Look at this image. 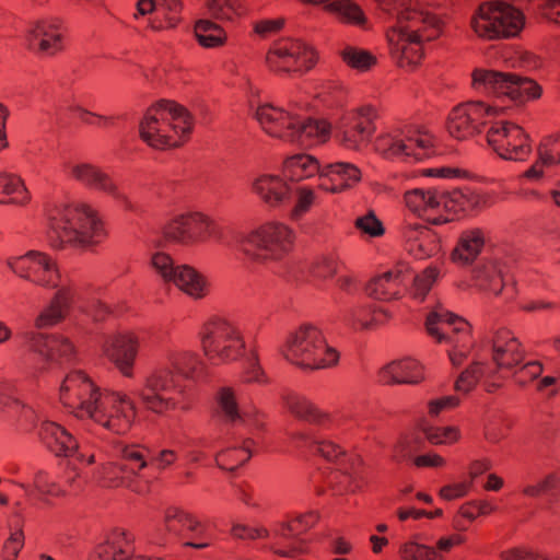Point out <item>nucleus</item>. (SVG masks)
I'll use <instances>...</instances> for the list:
<instances>
[{
	"instance_id": "obj_1",
	"label": "nucleus",
	"mask_w": 560,
	"mask_h": 560,
	"mask_svg": "<svg viewBox=\"0 0 560 560\" xmlns=\"http://www.w3.org/2000/svg\"><path fill=\"white\" fill-rule=\"evenodd\" d=\"M192 128L194 116L185 106L162 98L147 109L139 124V137L152 149L167 150L183 145Z\"/></svg>"
},
{
	"instance_id": "obj_2",
	"label": "nucleus",
	"mask_w": 560,
	"mask_h": 560,
	"mask_svg": "<svg viewBox=\"0 0 560 560\" xmlns=\"http://www.w3.org/2000/svg\"><path fill=\"white\" fill-rule=\"evenodd\" d=\"M105 237L103 222L89 206H66L49 218L47 240L54 249H63L66 245L88 249Z\"/></svg>"
},
{
	"instance_id": "obj_3",
	"label": "nucleus",
	"mask_w": 560,
	"mask_h": 560,
	"mask_svg": "<svg viewBox=\"0 0 560 560\" xmlns=\"http://www.w3.org/2000/svg\"><path fill=\"white\" fill-rule=\"evenodd\" d=\"M137 395L145 410L159 416L174 410L189 411L192 408V399L186 386L170 369H158L150 373Z\"/></svg>"
},
{
	"instance_id": "obj_4",
	"label": "nucleus",
	"mask_w": 560,
	"mask_h": 560,
	"mask_svg": "<svg viewBox=\"0 0 560 560\" xmlns=\"http://www.w3.org/2000/svg\"><path fill=\"white\" fill-rule=\"evenodd\" d=\"M471 86L495 97H508L515 105H525L542 95V86L534 79L516 72L476 68L471 72Z\"/></svg>"
},
{
	"instance_id": "obj_5",
	"label": "nucleus",
	"mask_w": 560,
	"mask_h": 560,
	"mask_svg": "<svg viewBox=\"0 0 560 560\" xmlns=\"http://www.w3.org/2000/svg\"><path fill=\"white\" fill-rule=\"evenodd\" d=\"M284 357L291 363L312 371L334 366L339 361V352L328 346L320 329L313 325H302L289 337Z\"/></svg>"
},
{
	"instance_id": "obj_6",
	"label": "nucleus",
	"mask_w": 560,
	"mask_h": 560,
	"mask_svg": "<svg viewBox=\"0 0 560 560\" xmlns=\"http://www.w3.org/2000/svg\"><path fill=\"white\" fill-rule=\"evenodd\" d=\"M470 26L482 39L514 38L525 26V14L505 1L483 2L471 16Z\"/></svg>"
},
{
	"instance_id": "obj_7",
	"label": "nucleus",
	"mask_w": 560,
	"mask_h": 560,
	"mask_svg": "<svg viewBox=\"0 0 560 560\" xmlns=\"http://www.w3.org/2000/svg\"><path fill=\"white\" fill-rule=\"evenodd\" d=\"M293 232L282 223H267L242 242L243 253L255 260H280L293 246Z\"/></svg>"
},
{
	"instance_id": "obj_8",
	"label": "nucleus",
	"mask_w": 560,
	"mask_h": 560,
	"mask_svg": "<svg viewBox=\"0 0 560 560\" xmlns=\"http://www.w3.org/2000/svg\"><path fill=\"white\" fill-rule=\"evenodd\" d=\"M318 51L301 39L282 38L273 43L266 54L270 71L280 73H305L318 62Z\"/></svg>"
},
{
	"instance_id": "obj_9",
	"label": "nucleus",
	"mask_w": 560,
	"mask_h": 560,
	"mask_svg": "<svg viewBox=\"0 0 560 560\" xmlns=\"http://www.w3.org/2000/svg\"><path fill=\"white\" fill-rule=\"evenodd\" d=\"M425 329L429 336L435 339L438 343H450L453 349L448 351L451 361L455 362L457 352L460 360L465 357V352L472 345L470 324L457 314L445 311H432L427 315Z\"/></svg>"
},
{
	"instance_id": "obj_10",
	"label": "nucleus",
	"mask_w": 560,
	"mask_h": 560,
	"mask_svg": "<svg viewBox=\"0 0 560 560\" xmlns=\"http://www.w3.org/2000/svg\"><path fill=\"white\" fill-rule=\"evenodd\" d=\"M201 342L205 354L212 361L236 360L245 350L240 330L223 318H212L205 324Z\"/></svg>"
},
{
	"instance_id": "obj_11",
	"label": "nucleus",
	"mask_w": 560,
	"mask_h": 560,
	"mask_svg": "<svg viewBox=\"0 0 560 560\" xmlns=\"http://www.w3.org/2000/svg\"><path fill=\"white\" fill-rule=\"evenodd\" d=\"M103 397L100 387L82 370L68 373L60 386L62 405L80 418H91L102 404Z\"/></svg>"
},
{
	"instance_id": "obj_12",
	"label": "nucleus",
	"mask_w": 560,
	"mask_h": 560,
	"mask_svg": "<svg viewBox=\"0 0 560 560\" xmlns=\"http://www.w3.org/2000/svg\"><path fill=\"white\" fill-rule=\"evenodd\" d=\"M506 109V107L489 106L482 101L459 104L448 115L447 131L457 140L468 139L481 132L488 124L487 117L504 114Z\"/></svg>"
},
{
	"instance_id": "obj_13",
	"label": "nucleus",
	"mask_w": 560,
	"mask_h": 560,
	"mask_svg": "<svg viewBox=\"0 0 560 560\" xmlns=\"http://www.w3.org/2000/svg\"><path fill=\"white\" fill-rule=\"evenodd\" d=\"M152 266L165 282L174 283L194 299H202L209 293L207 279L189 265H174L171 255L158 252L152 256Z\"/></svg>"
},
{
	"instance_id": "obj_14",
	"label": "nucleus",
	"mask_w": 560,
	"mask_h": 560,
	"mask_svg": "<svg viewBox=\"0 0 560 560\" xmlns=\"http://www.w3.org/2000/svg\"><path fill=\"white\" fill-rule=\"evenodd\" d=\"M487 142L503 160L524 161L532 152L524 128L509 120L494 122L487 131Z\"/></svg>"
},
{
	"instance_id": "obj_15",
	"label": "nucleus",
	"mask_w": 560,
	"mask_h": 560,
	"mask_svg": "<svg viewBox=\"0 0 560 560\" xmlns=\"http://www.w3.org/2000/svg\"><path fill=\"white\" fill-rule=\"evenodd\" d=\"M443 22L436 14L423 12L416 9H407L398 14V25L390 27L386 37L393 43L395 36H410L409 42L422 44L432 42L442 34Z\"/></svg>"
},
{
	"instance_id": "obj_16",
	"label": "nucleus",
	"mask_w": 560,
	"mask_h": 560,
	"mask_svg": "<svg viewBox=\"0 0 560 560\" xmlns=\"http://www.w3.org/2000/svg\"><path fill=\"white\" fill-rule=\"evenodd\" d=\"M376 116V109L372 105L349 110L337 121L335 137L346 149L358 150L375 132Z\"/></svg>"
},
{
	"instance_id": "obj_17",
	"label": "nucleus",
	"mask_w": 560,
	"mask_h": 560,
	"mask_svg": "<svg viewBox=\"0 0 560 560\" xmlns=\"http://www.w3.org/2000/svg\"><path fill=\"white\" fill-rule=\"evenodd\" d=\"M136 416V406L127 395L105 393L91 419L113 433L122 435L130 431Z\"/></svg>"
},
{
	"instance_id": "obj_18",
	"label": "nucleus",
	"mask_w": 560,
	"mask_h": 560,
	"mask_svg": "<svg viewBox=\"0 0 560 560\" xmlns=\"http://www.w3.org/2000/svg\"><path fill=\"white\" fill-rule=\"evenodd\" d=\"M490 205L488 194L478 192L470 187L456 188L446 192L444 210L446 215L427 218L425 222L431 225H441L467 217L476 215Z\"/></svg>"
},
{
	"instance_id": "obj_19",
	"label": "nucleus",
	"mask_w": 560,
	"mask_h": 560,
	"mask_svg": "<svg viewBox=\"0 0 560 560\" xmlns=\"http://www.w3.org/2000/svg\"><path fill=\"white\" fill-rule=\"evenodd\" d=\"M412 273L408 262L398 261L392 269L373 277L365 285V293L378 301L398 300L408 291Z\"/></svg>"
},
{
	"instance_id": "obj_20",
	"label": "nucleus",
	"mask_w": 560,
	"mask_h": 560,
	"mask_svg": "<svg viewBox=\"0 0 560 560\" xmlns=\"http://www.w3.org/2000/svg\"><path fill=\"white\" fill-rule=\"evenodd\" d=\"M213 222L200 212L180 214L163 229V235L166 241L192 244L205 241L211 234Z\"/></svg>"
},
{
	"instance_id": "obj_21",
	"label": "nucleus",
	"mask_w": 560,
	"mask_h": 560,
	"mask_svg": "<svg viewBox=\"0 0 560 560\" xmlns=\"http://www.w3.org/2000/svg\"><path fill=\"white\" fill-rule=\"evenodd\" d=\"M61 24L59 19L37 21L26 34L27 49L44 56L63 50Z\"/></svg>"
},
{
	"instance_id": "obj_22",
	"label": "nucleus",
	"mask_w": 560,
	"mask_h": 560,
	"mask_svg": "<svg viewBox=\"0 0 560 560\" xmlns=\"http://www.w3.org/2000/svg\"><path fill=\"white\" fill-rule=\"evenodd\" d=\"M28 349L42 355L46 361H56L60 364L71 363L75 359L74 345L62 335L28 332Z\"/></svg>"
},
{
	"instance_id": "obj_23",
	"label": "nucleus",
	"mask_w": 560,
	"mask_h": 560,
	"mask_svg": "<svg viewBox=\"0 0 560 560\" xmlns=\"http://www.w3.org/2000/svg\"><path fill=\"white\" fill-rule=\"evenodd\" d=\"M89 560H160L144 556H136L132 540L128 538V534L115 528L112 530L106 540L98 544Z\"/></svg>"
},
{
	"instance_id": "obj_24",
	"label": "nucleus",
	"mask_w": 560,
	"mask_h": 560,
	"mask_svg": "<svg viewBox=\"0 0 560 560\" xmlns=\"http://www.w3.org/2000/svg\"><path fill=\"white\" fill-rule=\"evenodd\" d=\"M105 355L126 377L133 375V365L138 353V338L131 334L113 336L105 345Z\"/></svg>"
},
{
	"instance_id": "obj_25",
	"label": "nucleus",
	"mask_w": 560,
	"mask_h": 560,
	"mask_svg": "<svg viewBox=\"0 0 560 560\" xmlns=\"http://www.w3.org/2000/svg\"><path fill=\"white\" fill-rule=\"evenodd\" d=\"M408 252L417 259H427L440 252V240L435 231L424 224L408 223L402 228Z\"/></svg>"
},
{
	"instance_id": "obj_26",
	"label": "nucleus",
	"mask_w": 560,
	"mask_h": 560,
	"mask_svg": "<svg viewBox=\"0 0 560 560\" xmlns=\"http://www.w3.org/2000/svg\"><path fill=\"white\" fill-rule=\"evenodd\" d=\"M492 360L499 370H511L524 361V350L512 331L501 328L492 339Z\"/></svg>"
},
{
	"instance_id": "obj_27",
	"label": "nucleus",
	"mask_w": 560,
	"mask_h": 560,
	"mask_svg": "<svg viewBox=\"0 0 560 560\" xmlns=\"http://www.w3.org/2000/svg\"><path fill=\"white\" fill-rule=\"evenodd\" d=\"M256 118L268 135L285 140L292 139L295 117L288 112L265 104L257 108Z\"/></svg>"
},
{
	"instance_id": "obj_28",
	"label": "nucleus",
	"mask_w": 560,
	"mask_h": 560,
	"mask_svg": "<svg viewBox=\"0 0 560 560\" xmlns=\"http://www.w3.org/2000/svg\"><path fill=\"white\" fill-rule=\"evenodd\" d=\"M71 174L73 178L90 189L100 190L116 199L127 201L126 196L120 194L113 178L96 165L90 163L78 164L72 167Z\"/></svg>"
},
{
	"instance_id": "obj_29",
	"label": "nucleus",
	"mask_w": 560,
	"mask_h": 560,
	"mask_svg": "<svg viewBox=\"0 0 560 560\" xmlns=\"http://www.w3.org/2000/svg\"><path fill=\"white\" fill-rule=\"evenodd\" d=\"M39 435L47 447L57 456H73L79 448V443L75 438L57 422H43Z\"/></svg>"
},
{
	"instance_id": "obj_30",
	"label": "nucleus",
	"mask_w": 560,
	"mask_h": 560,
	"mask_svg": "<svg viewBox=\"0 0 560 560\" xmlns=\"http://www.w3.org/2000/svg\"><path fill=\"white\" fill-rule=\"evenodd\" d=\"M383 376L389 377L386 384H418L424 380L423 366L410 358L387 364Z\"/></svg>"
},
{
	"instance_id": "obj_31",
	"label": "nucleus",
	"mask_w": 560,
	"mask_h": 560,
	"mask_svg": "<svg viewBox=\"0 0 560 560\" xmlns=\"http://www.w3.org/2000/svg\"><path fill=\"white\" fill-rule=\"evenodd\" d=\"M485 246V235L481 229L464 231L457 242V245L451 254L455 262L462 265L472 264Z\"/></svg>"
},
{
	"instance_id": "obj_32",
	"label": "nucleus",
	"mask_w": 560,
	"mask_h": 560,
	"mask_svg": "<svg viewBox=\"0 0 560 560\" xmlns=\"http://www.w3.org/2000/svg\"><path fill=\"white\" fill-rule=\"evenodd\" d=\"M254 190L270 207H278L290 198V188L278 176L262 175L253 185Z\"/></svg>"
},
{
	"instance_id": "obj_33",
	"label": "nucleus",
	"mask_w": 560,
	"mask_h": 560,
	"mask_svg": "<svg viewBox=\"0 0 560 560\" xmlns=\"http://www.w3.org/2000/svg\"><path fill=\"white\" fill-rule=\"evenodd\" d=\"M323 10L339 23L363 26L368 19L359 4L351 0H323Z\"/></svg>"
},
{
	"instance_id": "obj_34",
	"label": "nucleus",
	"mask_w": 560,
	"mask_h": 560,
	"mask_svg": "<svg viewBox=\"0 0 560 560\" xmlns=\"http://www.w3.org/2000/svg\"><path fill=\"white\" fill-rule=\"evenodd\" d=\"M319 171L318 160L306 153L295 154L284 160L282 174L290 182L299 183L315 176Z\"/></svg>"
},
{
	"instance_id": "obj_35",
	"label": "nucleus",
	"mask_w": 560,
	"mask_h": 560,
	"mask_svg": "<svg viewBox=\"0 0 560 560\" xmlns=\"http://www.w3.org/2000/svg\"><path fill=\"white\" fill-rule=\"evenodd\" d=\"M183 3L180 0H161L156 3L155 12L150 19L149 27L163 31L177 27L182 22Z\"/></svg>"
},
{
	"instance_id": "obj_36",
	"label": "nucleus",
	"mask_w": 560,
	"mask_h": 560,
	"mask_svg": "<svg viewBox=\"0 0 560 560\" xmlns=\"http://www.w3.org/2000/svg\"><path fill=\"white\" fill-rule=\"evenodd\" d=\"M71 294L68 289L58 290L49 305L37 316L35 325L37 328L51 327L65 318V312L69 307Z\"/></svg>"
},
{
	"instance_id": "obj_37",
	"label": "nucleus",
	"mask_w": 560,
	"mask_h": 560,
	"mask_svg": "<svg viewBox=\"0 0 560 560\" xmlns=\"http://www.w3.org/2000/svg\"><path fill=\"white\" fill-rule=\"evenodd\" d=\"M31 197L21 177L0 172V203L24 206Z\"/></svg>"
},
{
	"instance_id": "obj_38",
	"label": "nucleus",
	"mask_w": 560,
	"mask_h": 560,
	"mask_svg": "<svg viewBox=\"0 0 560 560\" xmlns=\"http://www.w3.org/2000/svg\"><path fill=\"white\" fill-rule=\"evenodd\" d=\"M194 34L197 43L208 49L222 47L228 42L225 30L208 19H200L195 22Z\"/></svg>"
},
{
	"instance_id": "obj_39",
	"label": "nucleus",
	"mask_w": 560,
	"mask_h": 560,
	"mask_svg": "<svg viewBox=\"0 0 560 560\" xmlns=\"http://www.w3.org/2000/svg\"><path fill=\"white\" fill-rule=\"evenodd\" d=\"M283 400L288 410L301 420L318 424L328 419L326 413L304 396L290 393L283 396Z\"/></svg>"
},
{
	"instance_id": "obj_40",
	"label": "nucleus",
	"mask_w": 560,
	"mask_h": 560,
	"mask_svg": "<svg viewBox=\"0 0 560 560\" xmlns=\"http://www.w3.org/2000/svg\"><path fill=\"white\" fill-rule=\"evenodd\" d=\"M409 39L410 36L401 35V38L395 36L393 43L388 42L390 45V54H399L398 65L400 67L417 66L424 56L422 44L411 43Z\"/></svg>"
},
{
	"instance_id": "obj_41",
	"label": "nucleus",
	"mask_w": 560,
	"mask_h": 560,
	"mask_svg": "<svg viewBox=\"0 0 560 560\" xmlns=\"http://www.w3.org/2000/svg\"><path fill=\"white\" fill-rule=\"evenodd\" d=\"M472 278L481 290L495 295L500 294L504 288L501 270L498 268V265L492 261L477 266L472 270Z\"/></svg>"
},
{
	"instance_id": "obj_42",
	"label": "nucleus",
	"mask_w": 560,
	"mask_h": 560,
	"mask_svg": "<svg viewBox=\"0 0 560 560\" xmlns=\"http://www.w3.org/2000/svg\"><path fill=\"white\" fill-rule=\"evenodd\" d=\"M375 149L386 159H393L400 155H405L406 158H415V160L420 161L424 158H428L427 153H416L411 151V145L405 143L402 140H396L389 135L380 136L375 140Z\"/></svg>"
},
{
	"instance_id": "obj_43",
	"label": "nucleus",
	"mask_w": 560,
	"mask_h": 560,
	"mask_svg": "<svg viewBox=\"0 0 560 560\" xmlns=\"http://www.w3.org/2000/svg\"><path fill=\"white\" fill-rule=\"evenodd\" d=\"M36 256L32 282L42 287L56 288L59 282L56 262L45 253L39 252Z\"/></svg>"
},
{
	"instance_id": "obj_44",
	"label": "nucleus",
	"mask_w": 560,
	"mask_h": 560,
	"mask_svg": "<svg viewBox=\"0 0 560 560\" xmlns=\"http://www.w3.org/2000/svg\"><path fill=\"white\" fill-rule=\"evenodd\" d=\"M341 60L353 70L368 72L377 63V58L371 51L355 46H346L340 51Z\"/></svg>"
},
{
	"instance_id": "obj_45",
	"label": "nucleus",
	"mask_w": 560,
	"mask_h": 560,
	"mask_svg": "<svg viewBox=\"0 0 560 560\" xmlns=\"http://www.w3.org/2000/svg\"><path fill=\"white\" fill-rule=\"evenodd\" d=\"M273 535L277 537H282L285 539H293V542L289 545L287 548H273L270 547V550L282 558H294L299 555H302L306 551V544L304 540L300 539L298 535L294 533V529L289 522L280 523L275 529Z\"/></svg>"
},
{
	"instance_id": "obj_46",
	"label": "nucleus",
	"mask_w": 560,
	"mask_h": 560,
	"mask_svg": "<svg viewBox=\"0 0 560 560\" xmlns=\"http://www.w3.org/2000/svg\"><path fill=\"white\" fill-rule=\"evenodd\" d=\"M425 446V438L419 432H412L400 436L393 450V459L402 463Z\"/></svg>"
},
{
	"instance_id": "obj_47",
	"label": "nucleus",
	"mask_w": 560,
	"mask_h": 560,
	"mask_svg": "<svg viewBox=\"0 0 560 560\" xmlns=\"http://www.w3.org/2000/svg\"><path fill=\"white\" fill-rule=\"evenodd\" d=\"M331 132V124L326 119L306 118L299 120L295 117L294 129H292V139L290 141L300 140L303 136L311 137H326Z\"/></svg>"
},
{
	"instance_id": "obj_48",
	"label": "nucleus",
	"mask_w": 560,
	"mask_h": 560,
	"mask_svg": "<svg viewBox=\"0 0 560 560\" xmlns=\"http://www.w3.org/2000/svg\"><path fill=\"white\" fill-rule=\"evenodd\" d=\"M206 7L213 19L221 21H233L246 11L240 0H207Z\"/></svg>"
},
{
	"instance_id": "obj_49",
	"label": "nucleus",
	"mask_w": 560,
	"mask_h": 560,
	"mask_svg": "<svg viewBox=\"0 0 560 560\" xmlns=\"http://www.w3.org/2000/svg\"><path fill=\"white\" fill-rule=\"evenodd\" d=\"M439 269L433 266L424 268L420 273L413 272L410 278V280H412V284L409 290L410 296L423 302L439 277Z\"/></svg>"
},
{
	"instance_id": "obj_50",
	"label": "nucleus",
	"mask_w": 560,
	"mask_h": 560,
	"mask_svg": "<svg viewBox=\"0 0 560 560\" xmlns=\"http://www.w3.org/2000/svg\"><path fill=\"white\" fill-rule=\"evenodd\" d=\"M145 453H148V450L140 445H125L120 451V462L116 464V467L120 471L130 470L136 474L148 464Z\"/></svg>"
},
{
	"instance_id": "obj_51",
	"label": "nucleus",
	"mask_w": 560,
	"mask_h": 560,
	"mask_svg": "<svg viewBox=\"0 0 560 560\" xmlns=\"http://www.w3.org/2000/svg\"><path fill=\"white\" fill-rule=\"evenodd\" d=\"M346 165L350 168L343 167V170H337L336 172L335 176L340 178V182L336 186H326V183L324 182L318 185V188L324 191L337 194L350 189L355 184L360 183L362 178L360 168L354 164L347 162Z\"/></svg>"
},
{
	"instance_id": "obj_52",
	"label": "nucleus",
	"mask_w": 560,
	"mask_h": 560,
	"mask_svg": "<svg viewBox=\"0 0 560 560\" xmlns=\"http://www.w3.org/2000/svg\"><path fill=\"white\" fill-rule=\"evenodd\" d=\"M483 368L485 363L482 362H471L455 381V390L463 392L465 394L470 393L485 374Z\"/></svg>"
},
{
	"instance_id": "obj_53",
	"label": "nucleus",
	"mask_w": 560,
	"mask_h": 560,
	"mask_svg": "<svg viewBox=\"0 0 560 560\" xmlns=\"http://www.w3.org/2000/svg\"><path fill=\"white\" fill-rule=\"evenodd\" d=\"M538 156L546 166L560 164V132L545 137L538 145Z\"/></svg>"
},
{
	"instance_id": "obj_54",
	"label": "nucleus",
	"mask_w": 560,
	"mask_h": 560,
	"mask_svg": "<svg viewBox=\"0 0 560 560\" xmlns=\"http://www.w3.org/2000/svg\"><path fill=\"white\" fill-rule=\"evenodd\" d=\"M398 553L401 560H436L439 558L434 547L411 540L402 544Z\"/></svg>"
},
{
	"instance_id": "obj_55",
	"label": "nucleus",
	"mask_w": 560,
	"mask_h": 560,
	"mask_svg": "<svg viewBox=\"0 0 560 560\" xmlns=\"http://www.w3.org/2000/svg\"><path fill=\"white\" fill-rule=\"evenodd\" d=\"M10 412L16 416V423L22 431H31L37 424L38 417L35 410L18 399H13L7 405Z\"/></svg>"
},
{
	"instance_id": "obj_56",
	"label": "nucleus",
	"mask_w": 560,
	"mask_h": 560,
	"mask_svg": "<svg viewBox=\"0 0 560 560\" xmlns=\"http://www.w3.org/2000/svg\"><path fill=\"white\" fill-rule=\"evenodd\" d=\"M14 516L19 518L16 525L20 527L15 532L11 533L9 538L4 541L1 553L3 560H16L24 546V533L22 529L23 521L19 512H15Z\"/></svg>"
},
{
	"instance_id": "obj_57",
	"label": "nucleus",
	"mask_w": 560,
	"mask_h": 560,
	"mask_svg": "<svg viewBox=\"0 0 560 560\" xmlns=\"http://www.w3.org/2000/svg\"><path fill=\"white\" fill-rule=\"evenodd\" d=\"M171 361L174 370L184 377H192L201 364L198 357L190 352L176 353Z\"/></svg>"
},
{
	"instance_id": "obj_58",
	"label": "nucleus",
	"mask_w": 560,
	"mask_h": 560,
	"mask_svg": "<svg viewBox=\"0 0 560 560\" xmlns=\"http://www.w3.org/2000/svg\"><path fill=\"white\" fill-rule=\"evenodd\" d=\"M337 272L338 261L332 257H319L315 259L310 267V273L316 280H327L334 278Z\"/></svg>"
},
{
	"instance_id": "obj_59",
	"label": "nucleus",
	"mask_w": 560,
	"mask_h": 560,
	"mask_svg": "<svg viewBox=\"0 0 560 560\" xmlns=\"http://www.w3.org/2000/svg\"><path fill=\"white\" fill-rule=\"evenodd\" d=\"M354 226L371 237H381L386 231L383 222L373 210H370L363 217H359L354 222Z\"/></svg>"
},
{
	"instance_id": "obj_60",
	"label": "nucleus",
	"mask_w": 560,
	"mask_h": 560,
	"mask_svg": "<svg viewBox=\"0 0 560 560\" xmlns=\"http://www.w3.org/2000/svg\"><path fill=\"white\" fill-rule=\"evenodd\" d=\"M425 441L433 445L442 444L446 441L456 442L459 438V431L455 427H429L423 429Z\"/></svg>"
},
{
	"instance_id": "obj_61",
	"label": "nucleus",
	"mask_w": 560,
	"mask_h": 560,
	"mask_svg": "<svg viewBox=\"0 0 560 560\" xmlns=\"http://www.w3.org/2000/svg\"><path fill=\"white\" fill-rule=\"evenodd\" d=\"M39 252L36 250H30L25 255L15 258L13 261H10L9 266L21 278L32 281L33 272H35L34 265L37 261L36 255Z\"/></svg>"
},
{
	"instance_id": "obj_62",
	"label": "nucleus",
	"mask_w": 560,
	"mask_h": 560,
	"mask_svg": "<svg viewBox=\"0 0 560 560\" xmlns=\"http://www.w3.org/2000/svg\"><path fill=\"white\" fill-rule=\"evenodd\" d=\"M535 4L541 21L560 25V0H536Z\"/></svg>"
},
{
	"instance_id": "obj_63",
	"label": "nucleus",
	"mask_w": 560,
	"mask_h": 560,
	"mask_svg": "<svg viewBox=\"0 0 560 560\" xmlns=\"http://www.w3.org/2000/svg\"><path fill=\"white\" fill-rule=\"evenodd\" d=\"M219 405L230 421L234 422L240 419L238 405L232 388L222 387L220 389Z\"/></svg>"
},
{
	"instance_id": "obj_64",
	"label": "nucleus",
	"mask_w": 560,
	"mask_h": 560,
	"mask_svg": "<svg viewBox=\"0 0 560 560\" xmlns=\"http://www.w3.org/2000/svg\"><path fill=\"white\" fill-rule=\"evenodd\" d=\"M542 370V364L539 361H530L515 371L513 377L518 385L525 386L538 378L541 375Z\"/></svg>"
}]
</instances>
